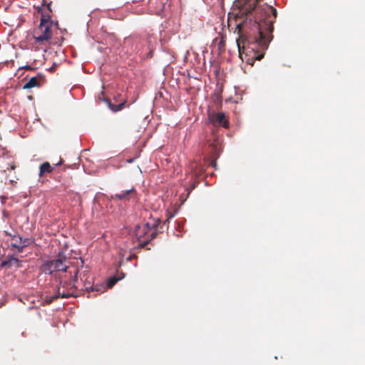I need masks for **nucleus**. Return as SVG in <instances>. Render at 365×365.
Returning <instances> with one entry per match:
<instances>
[{"label":"nucleus","mask_w":365,"mask_h":365,"mask_svg":"<svg viewBox=\"0 0 365 365\" xmlns=\"http://www.w3.org/2000/svg\"><path fill=\"white\" fill-rule=\"evenodd\" d=\"M39 82L36 77L31 78L23 86L24 89H30L34 87L39 86Z\"/></svg>","instance_id":"9d476101"},{"label":"nucleus","mask_w":365,"mask_h":365,"mask_svg":"<svg viewBox=\"0 0 365 365\" xmlns=\"http://www.w3.org/2000/svg\"><path fill=\"white\" fill-rule=\"evenodd\" d=\"M156 236H157V232H153L150 234V237L148 240H143L139 243V247L141 248H144L152 240L155 238Z\"/></svg>","instance_id":"f8f14e48"},{"label":"nucleus","mask_w":365,"mask_h":365,"mask_svg":"<svg viewBox=\"0 0 365 365\" xmlns=\"http://www.w3.org/2000/svg\"><path fill=\"white\" fill-rule=\"evenodd\" d=\"M121 278H118L116 277H113L109 279L108 282V284H107V287L108 288H111L113 287L115 283L120 280Z\"/></svg>","instance_id":"ddd939ff"},{"label":"nucleus","mask_w":365,"mask_h":365,"mask_svg":"<svg viewBox=\"0 0 365 365\" xmlns=\"http://www.w3.org/2000/svg\"><path fill=\"white\" fill-rule=\"evenodd\" d=\"M136 190L132 187L127 190H123L120 193H117L111 195V199L113 200L129 201L131 198L135 197Z\"/></svg>","instance_id":"423d86ee"},{"label":"nucleus","mask_w":365,"mask_h":365,"mask_svg":"<svg viewBox=\"0 0 365 365\" xmlns=\"http://www.w3.org/2000/svg\"><path fill=\"white\" fill-rule=\"evenodd\" d=\"M31 241L28 238H24L20 235H14L11 238V247L16 248L19 252L23 251L24 248L29 245Z\"/></svg>","instance_id":"39448f33"},{"label":"nucleus","mask_w":365,"mask_h":365,"mask_svg":"<svg viewBox=\"0 0 365 365\" xmlns=\"http://www.w3.org/2000/svg\"><path fill=\"white\" fill-rule=\"evenodd\" d=\"M1 266L2 267H12V266H16L17 267H19L20 266V261L16 258V257H10L8 260H4L1 262Z\"/></svg>","instance_id":"6e6552de"},{"label":"nucleus","mask_w":365,"mask_h":365,"mask_svg":"<svg viewBox=\"0 0 365 365\" xmlns=\"http://www.w3.org/2000/svg\"><path fill=\"white\" fill-rule=\"evenodd\" d=\"M51 1L48 2V0H43V5L46 6L49 11H51Z\"/></svg>","instance_id":"4468645a"},{"label":"nucleus","mask_w":365,"mask_h":365,"mask_svg":"<svg viewBox=\"0 0 365 365\" xmlns=\"http://www.w3.org/2000/svg\"><path fill=\"white\" fill-rule=\"evenodd\" d=\"M106 101L108 103V106L110 108V109L113 112H117V111L122 110L124 108L125 104L126 103V101L124 100L123 102L120 103L118 105H113L111 103L110 101L108 98L106 100Z\"/></svg>","instance_id":"1a4fd4ad"},{"label":"nucleus","mask_w":365,"mask_h":365,"mask_svg":"<svg viewBox=\"0 0 365 365\" xmlns=\"http://www.w3.org/2000/svg\"><path fill=\"white\" fill-rule=\"evenodd\" d=\"M2 215L3 217L8 218L9 217V212L6 210H3Z\"/></svg>","instance_id":"2eb2a0df"},{"label":"nucleus","mask_w":365,"mask_h":365,"mask_svg":"<svg viewBox=\"0 0 365 365\" xmlns=\"http://www.w3.org/2000/svg\"><path fill=\"white\" fill-rule=\"evenodd\" d=\"M5 235H10V234H9L7 232H5Z\"/></svg>","instance_id":"412c9836"},{"label":"nucleus","mask_w":365,"mask_h":365,"mask_svg":"<svg viewBox=\"0 0 365 365\" xmlns=\"http://www.w3.org/2000/svg\"><path fill=\"white\" fill-rule=\"evenodd\" d=\"M76 287L73 284L67 282H61L59 286L57 287L56 294L53 296H46L45 302L46 304H51L54 300L59 297L68 298L74 296Z\"/></svg>","instance_id":"f257e3e1"},{"label":"nucleus","mask_w":365,"mask_h":365,"mask_svg":"<svg viewBox=\"0 0 365 365\" xmlns=\"http://www.w3.org/2000/svg\"><path fill=\"white\" fill-rule=\"evenodd\" d=\"M16 168L15 165L14 164H12L10 165V170H14Z\"/></svg>","instance_id":"6ab92c4d"},{"label":"nucleus","mask_w":365,"mask_h":365,"mask_svg":"<svg viewBox=\"0 0 365 365\" xmlns=\"http://www.w3.org/2000/svg\"><path fill=\"white\" fill-rule=\"evenodd\" d=\"M149 230H150V227H149V226H148V223H146V224H145V227H144V230H143V231H144V234H145V233H146V232H147V231H148Z\"/></svg>","instance_id":"dca6fc26"},{"label":"nucleus","mask_w":365,"mask_h":365,"mask_svg":"<svg viewBox=\"0 0 365 365\" xmlns=\"http://www.w3.org/2000/svg\"><path fill=\"white\" fill-rule=\"evenodd\" d=\"M43 20L44 21L45 25H47L49 26H53V23L51 21V16L48 14H44V13L41 14L40 21H42Z\"/></svg>","instance_id":"9b49d317"},{"label":"nucleus","mask_w":365,"mask_h":365,"mask_svg":"<svg viewBox=\"0 0 365 365\" xmlns=\"http://www.w3.org/2000/svg\"><path fill=\"white\" fill-rule=\"evenodd\" d=\"M208 120L215 127L222 126L225 128H229V121L224 113H209Z\"/></svg>","instance_id":"20e7f679"},{"label":"nucleus","mask_w":365,"mask_h":365,"mask_svg":"<svg viewBox=\"0 0 365 365\" xmlns=\"http://www.w3.org/2000/svg\"><path fill=\"white\" fill-rule=\"evenodd\" d=\"M33 37L36 43L44 44L52 36V26L44 24V21H40L39 25L33 31Z\"/></svg>","instance_id":"7ed1b4c3"},{"label":"nucleus","mask_w":365,"mask_h":365,"mask_svg":"<svg viewBox=\"0 0 365 365\" xmlns=\"http://www.w3.org/2000/svg\"><path fill=\"white\" fill-rule=\"evenodd\" d=\"M66 262V257H62L61 255H58L57 259L45 262L42 264L41 269L45 274H48L56 272H66L68 268Z\"/></svg>","instance_id":"f03ea898"},{"label":"nucleus","mask_w":365,"mask_h":365,"mask_svg":"<svg viewBox=\"0 0 365 365\" xmlns=\"http://www.w3.org/2000/svg\"><path fill=\"white\" fill-rule=\"evenodd\" d=\"M78 272H76V273L75 274V275L73 277V282H76L78 280Z\"/></svg>","instance_id":"f3484780"},{"label":"nucleus","mask_w":365,"mask_h":365,"mask_svg":"<svg viewBox=\"0 0 365 365\" xmlns=\"http://www.w3.org/2000/svg\"><path fill=\"white\" fill-rule=\"evenodd\" d=\"M135 255H130L128 258H127V260L128 261H131L133 259L135 258Z\"/></svg>","instance_id":"a211bd4d"},{"label":"nucleus","mask_w":365,"mask_h":365,"mask_svg":"<svg viewBox=\"0 0 365 365\" xmlns=\"http://www.w3.org/2000/svg\"><path fill=\"white\" fill-rule=\"evenodd\" d=\"M53 168L48 162H45L39 167V177H42L46 173H51Z\"/></svg>","instance_id":"0eeeda50"},{"label":"nucleus","mask_w":365,"mask_h":365,"mask_svg":"<svg viewBox=\"0 0 365 365\" xmlns=\"http://www.w3.org/2000/svg\"><path fill=\"white\" fill-rule=\"evenodd\" d=\"M137 235H139V237H138V238H139V241H140V242H142V241H141V238L143 237V236H142L141 235H139V233H137Z\"/></svg>","instance_id":"aec40b11"}]
</instances>
